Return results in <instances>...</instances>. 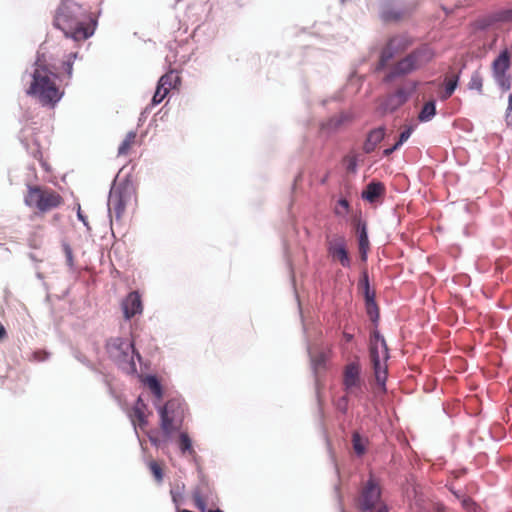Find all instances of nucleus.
I'll return each mask as SVG.
<instances>
[{"label":"nucleus","instance_id":"42","mask_svg":"<svg viewBox=\"0 0 512 512\" xmlns=\"http://www.w3.org/2000/svg\"><path fill=\"white\" fill-rule=\"evenodd\" d=\"M451 492L453 493V495L459 500L461 501V496H465L466 494H463V493H460L459 491H455L453 489H451Z\"/></svg>","mask_w":512,"mask_h":512},{"label":"nucleus","instance_id":"36","mask_svg":"<svg viewBox=\"0 0 512 512\" xmlns=\"http://www.w3.org/2000/svg\"><path fill=\"white\" fill-rule=\"evenodd\" d=\"M497 20L503 22H512V8L500 11L497 14Z\"/></svg>","mask_w":512,"mask_h":512},{"label":"nucleus","instance_id":"21","mask_svg":"<svg viewBox=\"0 0 512 512\" xmlns=\"http://www.w3.org/2000/svg\"><path fill=\"white\" fill-rule=\"evenodd\" d=\"M178 446L180 452L183 456H192L196 455V452L192 446V441L189 435L186 432H181L178 438Z\"/></svg>","mask_w":512,"mask_h":512},{"label":"nucleus","instance_id":"2","mask_svg":"<svg viewBox=\"0 0 512 512\" xmlns=\"http://www.w3.org/2000/svg\"><path fill=\"white\" fill-rule=\"evenodd\" d=\"M32 78L27 94L37 97L42 105L54 106L62 98L63 92L55 82L57 75L47 67L45 60L37 59Z\"/></svg>","mask_w":512,"mask_h":512},{"label":"nucleus","instance_id":"28","mask_svg":"<svg viewBox=\"0 0 512 512\" xmlns=\"http://www.w3.org/2000/svg\"><path fill=\"white\" fill-rule=\"evenodd\" d=\"M368 249H369V240H368L366 227L362 226V228L359 232V251L361 253V258L363 260L366 259V253H367Z\"/></svg>","mask_w":512,"mask_h":512},{"label":"nucleus","instance_id":"47","mask_svg":"<svg viewBox=\"0 0 512 512\" xmlns=\"http://www.w3.org/2000/svg\"><path fill=\"white\" fill-rule=\"evenodd\" d=\"M511 117H512V111L507 110V113H506L507 120H509Z\"/></svg>","mask_w":512,"mask_h":512},{"label":"nucleus","instance_id":"6","mask_svg":"<svg viewBox=\"0 0 512 512\" xmlns=\"http://www.w3.org/2000/svg\"><path fill=\"white\" fill-rule=\"evenodd\" d=\"M160 427L166 437L179 431L185 416V405L179 399H170L159 408Z\"/></svg>","mask_w":512,"mask_h":512},{"label":"nucleus","instance_id":"39","mask_svg":"<svg viewBox=\"0 0 512 512\" xmlns=\"http://www.w3.org/2000/svg\"><path fill=\"white\" fill-rule=\"evenodd\" d=\"M313 362H314V365H315L316 368L324 367L325 362H326L325 354L324 353H319L318 355H316L314 357Z\"/></svg>","mask_w":512,"mask_h":512},{"label":"nucleus","instance_id":"11","mask_svg":"<svg viewBox=\"0 0 512 512\" xmlns=\"http://www.w3.org/2000/svg\"><path fill=\"white\" fill-rule=\"evenodd\" d=\"M342 384L346 394H356L357 391H361L363 380L361 378V365L358 361L350 362L344 366Z\"/></svg>","mask_w":512,"mask_h":512},{"label":"nucleus","instance_id":"7","mask_svg":"<svg viewBox=\"0 0 512 512\" xmlns=\"http://www.w3.org/2000/svg\"><path fill=\"white\" fill-rule=\"evenodd\" d=\"M135 201V190L130 184L114 185L110 190L108 198L110 217L115 218L117 221L121 220L126 208L131 206Z\"/></svg>","mask_w":512,"mask_h":512},{"label":"nucleus","instance_id":"30","mask_svg":"<svg viewBox=\"0 0 512 512\" xmlns=\"http://www.w3.org/2000/svg\"><path fill=\"white\" fill-rule=\"evenodd\" d=\"M482 87H483V78L479 71H475L470 78V81L468 83V88L471 90H476L479 93H482Z\"/></svg>","mask_w":512,"mask_h":512},{"label":"nucleus","instance_id":"20","mask_svg":"<svg viewBox=\"0 0 512 512\" xmlns=\"http://www.w3.org/2000/svg\"><path fill=\"white\" fill-rule=\"evenodd\" d=\"M365 301H366V309L370 319L375 322L379 318V309L375 302V295L371 293L369 290V282L368 277L365 275Z\"/></svg>","mask_w":512,"mask_h":512},{"label":"nucleus","instance_id":"9","mask_svg":"<svg viewBox=\"0 0 512 512\" xmlns=\"http://www.w3.org/2000/svg\"><path fill=\"white\" fill-rule=\"evenodd\" d=\"M412 45V41L403 35L391 37L380 53L377 71L383 70L397 55L406 51Z\"/></svg>","mask_w":512,"mask_h":512},{"label":"nucleus","instance_id":"34","mask_svg":"<svg viewBox=\"0 0 512 512\" xmlns=\"http://www.w3.org/2000/svg\"><path fill=\"white\" fill-rule=\"evenodd\" d=\"M167 94H168L167 89L162 88V87L157 85L156 91H155V93L153 95V98H152L153 105H157V104L161 103L164 100V98L166 97Z\"/></svg>","mask_w":512,"mask_h":512},{"label":"nucleus","instance_id":"5","mask_svg":"<svg viewBox=\"0 0 512 512\" xmlns=\"http://www.w3.org/2000/svg\"><path fill=\"white\" fill-rule=\"evenodd\" d=\"M25 204L46 213L64 204L63 197L55 190L45 186H29L24 198Z\"/></svg>","mask_w":512,"mask_h":512},{"label":"nucleus","instance_id":"4","mask_svg":"<svg viewBox=\"0 0 512 512\" xmlns=\"http://www.w3.org/2000/svg\"><path fill=\"white\" fill-rule=\"evenodd\" d=\"M369 354L376 382L382 388H385L388 371L386 362L389 358V351L384 337L377 330L371 334Z\"/></svg>","mask_w":512,"mask_h":512},{"label":"nucleus","instance_id":"32","mask_svg":"<svg viewBox=\"0 0 512 512\" xmlns=\"http://www.w3.org/2000/svg\"><path fill=\"white\" fill-rule=\"evenodd\" d=\"M461 506L467 512H478L479 506L477 503L469 496H461Z\"/></svg>","mask_w":512,"mask_h":512},{"label":"nucleus","instance_id":"15","mask_svg":"<svg viewBox=\"0 0 512 512\" xmlns=\"http://www.w3.org/2000/svg\"><path fill=\"white\" fill-rule=\"evenodd\" d=\"M121 308L126 320H130L134 316L141 314L143 304L140 294L137 291L130 292L121 302Z\"/></svg>","mask_w":512,"mask_h":512},{"label":"nucleus","instance_id":"38","mask_svg":"<svg viewBox=\"0 0 512 512\" xmlns=\"http://www.w3.org/2000/svg\"><path fill=\"white\" fill-rule=\"evenodd\" d=\"M336 407L339 411L346 413L348 409V397L345 395L341 397L336 404Z\"/></svg>","mask_w":512,"mask_h":512},{"label":"nucleus","instance_id":"3","mask_svg":"<svg viewBox=\"0 0 512 512\" xmlns=\"http://www.w3.org/2000/svg\"><path fill=\"white\" fill-rule=\"evenodd\" d=\"M434 56V51L428 45L416 48L390 67L389 72L385 76V81L391 82L397 77L405 76L421 69L430 63Z\"/></svg>","mask_w":512,"mask_h":512},{"label":"nucleus","instance_id":"17","mask_svg":"<svg viewBox=\"0 0 512 512\" xmlns=\"http://www.w3.org/2000/svg\"><path fill=\"white\" fill-rule=\"evenodd\" d=\"M211 491L208 487L205 486H197L192 491V500L196 509L201 512H206V509L209 505H214L211 502Z\"/></svg>","mask_w":512,"mask_h":512},{"label":"nucleus","instance_id":"10","mask_svg":"<svg viewBox=\"0 0 512 512\" xmlns=\"http://www.w3.org/2000/svg\"><path fill=\"white\" fill-rule=\"evenodd\" d=\"M327 254L332 261L339 262L343 267L351 266V258L347 249V240L343 235L334 234L326 237Z\"/></svg>","mask_w":512,"mask_h":512},{"label":"nucleus","instance_id":"25","mask_svg":"<svg viewBox=\"0 0 512 512\" xmlns=\"http://www.w3.org/2000/svg\"><path fill=\"white\" fill-rule=\"evenodd\" d=\"M144 383L158 400L162 399V386L155 376H147L146 379L144 380Z\"/></svg>","mask_w":512,"mask_h":512},{"label":"nucleus","instance_id":"1","mask_svg":"<svg viewBox=\"0 0 512 512\" xmlns=\"http://www.w3.org/2000/svg\"><path fill=\"white\" fill-rule=\"evenodd\" d=\"M54 26L66 37L75 41H84L93 35L96 20L92 13L74 0H65L56 10Z\"/></svg>","mask_w":512,"mask_h":512},{"label":"nucleus","instance_id":"46","mask_svg":"<svg viewBox=\"0 0 512 512\" xmlns=\"http://www.w3.org/2000/svg\"><path fill=\"white\" fill-rule=\"evenodd\" d=\"M150 441H151L154 445H158V440H157L156 438L150 437Z\"/></svg>","mask_w":512,"mask_h":512},{"label":"nucleus","instance_id":"27","mask_svg":"<svg viewBox=\"0 0 512 512\" xmlns=\"http://www.w3.org/2000/svg\"><path fill=\"white\" fill-rule=\"evenodd\" d=\"M136 140V133L135 132H129L127 133L125 139L122 141L118 148V154L119 155H127L130 151L131 147L134 145Z\"/></svg>","mask_w":512,"mask_h":512},{"label":"nucleus","instance_id":"49","mask_svg":"<svg viewBox=\"0 0 512 512\" xmlns=\"http://www.w3.org/2000/svg\"><path fill=\"white\" fill-rule=\"evenodd\" d=\"M207 512H223V511H222V510H220V509H215V510L210 509V510H208Z\"/></svg>","mask_w":512,"mask_h":512},{"label":"nucleus","instance_id":"23","mask_svg":"<svg viewBox=\"0 0 512 512\" xmlns=\"http://www.w3.org/2000/svg\"><path fill=\"white\" fill-rule=\"evenodd\" d=\"M179 81V76L174 71H170L160 77L158 81V86L167 89V91L169 92L171 88L176 87V84Z\"/></svg>","mask_w":512,"mask_h":512},{"label":"nucleus","instance_id":"41","mask_svg":"<svg viewBox=\"0 0 512 512\" xmlns=\"http://www.w3.org/2000/svg\"><path fill=\"white\" fill-rule=\"evenodd\" d=\"M6 337V330L5 327L0 324V341L3 340Z\"/></svg>","mask_w":512,"mask_h":512},{"label":"nucleus","instance_id":"19","mask_svg":"<svg viewBox=\"0 0 512 512\" xmlns=\"http://www.w3.org/2000/svg\"><path fill=\"white\" fill-rule=\"evenodd\" d=\"M384 136L385 129L383 127H378L371 130L363 144V151L367 154L373 152L377 145L384 139Z\"/></svg>","mask_w":512,"mask_h":512},{"label":"nucleus","instance_id":"24","mask_svg":"<svg viewBox=\"0 0 512 512\" xmlns=\"http://www.w3.org/2000/svg\"><path fill=\"white\" fill-rule=\"evenodd\" d=\"M458 81H459V75L458 74H455L451 77H447L445 79V89H444V92L441 94V99L442 100H447L449 99L452 94L454 93L455 89L457 88V85H458Z\"/></svg>","mask_w":512,"mask_h":512},{"label":"nucleus","instance_id":"26","mask_svg":"<svg viewBox=\"0 0 512 512\" xmlns=\"http://www.w3.org/2000/svg\"><path fill=\"white\" fill-rule=\"evenodd\" d=\"M436 114V105L435 101H428L424 104L422 107L420 113H419V120L422 122H426L432 119V117Z\"/></svg>","mask_w":512,"mask_h":512},{"label":"nucleus","instance_id":"16","mask_svg":"<svg viewBox=\"0 0 512 512\" xmlns=\"http://www.w3.org/2000/svg\"><path fill=\"white\" fill-rule=\"evenodd\" d=\"M146 410V404L143 402L141 398H138L129 414V417L135 429L140 428L141 430H144L146 428L148 424Z\"/></svg>","mask_w":512,"mask_h":512},{"label":"nucleus","instance_id":"29","mask_svg":"<svg viewBox=\"0 0 512 512\" xmlns=\"http://www.w3.org/2000/svg\"><path fill=\"white\" fill-rule=\"evenodd\" d=\"M350 212V204L347 199L341 198L334 207V213L339 217H346Z\"/></svg>","mask_w":512,"mask_h":512},{"label":"nucleus","instance_id":"18","mask_svg":"<svg viewBox=\"0 0 512 512\" xmlns=\"http://www.w3.org/2000/svg\"><path fill=\"white\" fill-rule=\"evenodd\" d=\"M385 186L381 182H370L362 192V198L370 203L376 202L385 194Z\"/></svg>","mask_w":512,"mask_h":512},{"label":"nucleus","instance_id":"8","mask_svg":"<svg viewBox=\"0 0 512 512\" xmlns=\"http://www.w3.org/2000/svg\"><path fill=\"white\" fill-rule=\"evenodd\" d=\"M357 504L362 511L388 512L386 504L381 499L380 486L372 477L362 487Z\"/></svg>","mask_w":512,"mask_h":512},{"label":"nucleus","instance_id":"14","mask_svg":"<svg viewBox=\"0 0 512 512\" xmlns=\"http://www.w3.org/2000/svg\"><path fill=\"white\" fill-rule=\"evenodd\" d=\"M418 83L415 81H408L404 86L399 87L394 94L388 96L386 107L393 111L402 104H404L409 96L416 90Z\"/></svg>","mask_w":512,"mask_h":512},{"label":"nucleus","instance_id":"22","mask_svg":"<svg viewBox=\"0 0 512 512\" xmlns=\"http://www.w3.org/2000/svg\"><path fill=\"white\" fill-rule=\"evenodd\" d=\"M368 439L362 437L358 432L352 434V446L357 456H363L367 450Z\"/></svg>","mask_w":512,"mask_h":512},{"label":"nucleus","instance_id":"44","mask_svg":"<svg viewBox=\"0 0 512 512\" xmlns=\"http://www.w3.org/2000/svg\"><path fill=\"white\" fill-rule=\"evenodd\" d=\"M508 111H512V94L508 97Z\"/></svg>","mask_w":512,"mask_h":512},{"label":"nucleus","instance_id":"43","mask_svg":"<svg viewBox=\"0 0 512 512\" xmlns=\"http://www.w3.org/2000/svg\"><path fill=\"white\" fill-rule=\"evenodd\" d=\"M343 337H344V339L346 340V342H350V341H352V339H353V335H352V334H350V333H347V332H344V333H343Z\"/></svg>","mask_w":512,"mask_h":512},{"label":"nucleus","instance_id":"45","mask_svg":"<svg viewBox=\"0 0 512 512\" xmlns=\"http://www.w3.org/2000/svg\"><path fill=\"white\" fill-rule=\"evenodd\" d=\"M355 166H356V164H355V160L353 159V160H351V162H350V164H349V166H348V169H349V170H354V169H355Z\"/></svg>","mask_w":512,"mask_h":512},{"label":"nucleus","instance_id":"50","mask_svg":"<svg viewBox=\"0 0 512 512\" xmlns=\"http://www.w3.org/2000/svg\"><path fill=\"white\" fill-rule=\"evenodd\" d=\"M385 19L386 20H389V19H392V17L388 16V15H385Z\"/></svg>","mask_w":512,"mask_h":512},{"label":"nucleus","instance_id":"37","mask_svg":"<svg viewBox=\"0 0 512 512\" xmlns=\"http://www.w3.org/2000/svg\"><path fill=\"white\" fill-rule=\"evenodd\" d=\"M412 133V127H407L403 132H401L399 136V140L395 143L400 147L404 142H406Z\"/></svg>","mask_w":512,"mask_h":512},{"label":"nucleus","instance_id":"48","mask_svg":"<svg viewBox=\"0 0 512 512\" xmlns=\"http://www.w3.org/2000/svg\"><path fill=\"white\" fill-rule=\"evenodd\" d=\"M78 217H79V219H81V220L84 222V218H83V216H82V214H81L80 210L78 211Z\"/></svg>","mask_w":512,"mask_h":512},{"label":"nucleus","instance_id":"35","mask_svg":"<svg viewBox=\"0 0 512 512\" xmlns=\"http://www.w3.org/2000/svg\"><path fill=\"white\" fill-rule=\"evenodd\" d=\"M62 249L66 257V262L68 266L73 267L74 266V258H73V251L71 246L67 242L62 243Z\"/></svg>","mask_w":512,"mask_h":512},{"label":"nucleus","instance_id":"40","mask_svg":"<svg viewBox=\"0 0 512 512\" xmlns=\"http://www.w3.org/2000/svg\"><path fill=\"white\" fill-rule=\"evenodd\" d=\"M399 147L397 144H395L394 146L390 147V148H387L384 150L383 154L385 156H389L390 154H392L395 150H397Z\"/></svg>","mask_w":512,"mask_h":512},{"label":"nucleus","instance_id":"31","mask_svg":"<svg viewBox=\"0 0 512 512\" xmlns=\"http://www.w3.org/2000/svg\"><path fill=\"white\" fill-rule=\"evenodd\" d=\"M148 467H149L151 473L153 474L155 480L158 483H161L163 481V476H164L163 468H162L161 464L155 460H150L148 462Z\"/></svg>","mask_w":512,"mask_h":512},{"label":"nucleus","instance_id":"33","mask_svg":"<svg viewBox=\"0 0 512 512\" xmlns=\"http://www.w3.org/2000/svg\"><path fill=\"white\" fill-rule=\"evenodd\" d=\"M76 57L77 52L70 53L67 56V59L63 62L62 69L66 72L68 78H71L72 76L73 62Z\"/></svg>","mask_w":512,"mask_h":512},{"label":"nucleus","instance_id":"12","mask_svg":"<svg viewBox=\"0 0 512 512\" xmlns=\"http://www.w3.org/2000/svg\"><path fill=\"white\" fill-rule=\"evenodd\" d=\"M510 67V56L507 50H504L493 61L492 70L493 76L503 91L510 89V77L507 75V70Z\"/></svg>","mask_w":512,"mask_h":512},{"label":"nucleus","instance_id":"13","mask_svg":"<svg viewBox=\"0 0 512 512\" xmlns=\"http://www.w3.org/2000/svg\"><path fill=\"white\" fill-rule=\"evenodd\" d=\"M107 350L112 357L118 360L126 361L128 357L133 359L135 354L140 358L139 353L135 351L134 343L128 339L123 338H112L107 343Z\"/></svg>","mask_w":512,"mask_h":512}]
</instances>
